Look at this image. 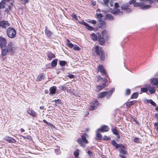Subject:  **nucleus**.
<instances>
[{"mask_svg": "<svg viewBox=\"0 0 158 158\" xmlns=\"http://www.w3.org/2000/svg\"><path fill=\"white\" fill-rule=\"evenodd\" d=\"M149 103L152 106H156V104L152 99H150Z\"/></svg>", "mask_w": 158, "mask_h": 158, "instance_id": "obj_45", "label": "nucleus"}, {"mask_svg": "<svg viewBox=\"0 0 158 158\" xmlns=\"http://www.w3.org/2000/svg\"><path fill=\"white\" fill-rule=\"evenodd\" d=\"M133 121H134L137 124H139V122L135 118H133Z\"/></svg>", "mask_w": 158, "mask_h": 158, "instance_id": "obj_59", "label": "nucleus"}, {"mask_svg": "<svg viewBox=\"0 0 158 158\" xmlns=\"http://www.w3.org/2000/svg\"><path fill=\"white\" fill-rule=\"evenodd\" d=\"M129 100L127 102L125 103V104L126 105L127 107L128 108H130V106L132 105V103L131 102H129Z\"/></svg>", "mask_w": 158, "mask_h": 158, "instance_id": "obj_43", "label": "nucleus"}, {"mask_svg": "<svg viewBox=\"0 0 158 158\" xmlns=\"http://www.w3.org/2000/svg\"><path fill=\"white\" fill-rule=\"evenodd\" d=\"M98 71H100L102 73V75H105L106 77L109 79L108 76L106 75V70L102 65L101 64L99 65L98 67Z\"/></svg>", "mask_w": 158, "mask_h": 158, "instance_id": "obj_7", "label": "nucleus"}, {"mask_svg": "<svg viewBox=\"0 0 158 158\" xmlns=\"http://www.w3.org/2000/svg\"><path fill=\"white\" fill-rule=\"evenodd\" d=\"M155 116L156 118L158 119V113H155Z\"/></svg>", "mask_w": 158, "mask_h": 158, "instance_id": "obj_63", "label": "nucleus"}, {"mask_svg": "<svg viewBox=\"0 0 158 158\" xmlns=\"http://www.w3.org/2000/svg\"><path fill=\"white\" fill-rule=\"evenodd\" d=\"M95 52L97 55L100 57L102 61H104L105 59L104 54L102 51V49L99 48L98 46H96L95 48Z\"/></svg>", "mask_w": 158, "mask_h": 158, "instance_id": "obj_5", "label": "nucleus"}, {"mask_svg": "<svg viewBox=\"0 0 158 158\" xmlns=\"http://www.w3.org/2000/svg\"><path fill=\"white\" fill-rule=\"evenodd\" d=\"M67 77L70 79H72L74 78V76L73 74H69L67 76Z\"/></svg>", "mask_w": 158, "mask_h": 158, "instance_id": "obj_58", "label": "nucleus"}, {"mask_svg": "<svg viewBox=\"0 0 158 158\" xmlns=\"http://www.w3.org/2000/svg\"><path fill=\"white\" fill-rule=\"evenodd\" d=\"M27 111V113L32 116L36 117L37 116V114L32 109L29 108L28 109Z\"/></svg>", "mask_w": 158, "mask_h": 158, "instance_id": "obj_11", "label": "nucleus"}, {"mask_svg": "<svg viewBox=\"0 0 158 158\" xmlns=\"http://www.w3.org/2000/svg\"><path fill=\"white\" fill-rule=\"evenodd\" d=\"M110 1V0H103L101 2L102 5H104L106 6H108V3Z\"/></svg>", "mask_w": 158, "mask_h": 158, "instance_id": "obj_27", "label": "nucleus"}, {"mask_svg": "<svg viewBox=\"0 0 158 158\" xmlns=\"http://www.w3.org/2000/svg\"><path fill=\"white\" fill-rule=\"evenodd\" d=\"M88 21H87V22L90 23H92L93 24H95L96 23V20H88Z\"/></svg>", "mask_w": 158, "mask_h": 158, "instance_id": "obj_42", "label": "nucleus"}, {"mask_svg": "<svg viewBox=\"0 0 158 158\" xmlns=\"http://www.w3.org/2000/svg\"><path fill=\"white\" fill-rule=\"evenodd\" d=\"M109 127L107 126L104 125L102 126L101 128H99L97 130V131H98L99 132H106L109 130Z\"/></svg>", "mask_w": 158, "mask_h": 158, "instance_id": "obj_13", "label": "nucleus"}, {"mask_svg": "<svg viewBox=\"0 0 158 158\" xmlns=\"http://www.w3.org/2000/svg\"><path fill=\"white\" fill-rule=\"evenodd\" d=\"M98 132L99 131H97L96 132L97 139L98 140H101L102 139V135L101 134L98 133Z\"/></svg>", "mask_w": 158, "mask_h": 158, "instance_id": "obj_28", "label": "nucleus"}, {"mask_svg": "<svg viewBox=\"0 0 158 158\" xmlns=\"http://www.w3.org/2000/svg\"><path fill=\"white\" fill-rule=\"evenodd\" d=\"M66 64V62L64 60H60L59 62V64L62 66H64Z\"/></svg>", "mask_w": 158, "mask_h": 158, "instance_id": "obj_38", "label": "nucleus"}, {"mask_svg": "<svg viewBox=\"0 0 158 158\" xmlns=\"http://www.w3.org/2000/svg\"><path fill=\"white\" fill-rule=\"evenodd\" d=\"M129 6H127V7H126V8L125 9H122L123 10H126V13H131L132 11V10L129 8H128Z\"/></svg>", "mask_w": 158, "mask_h": 158, "instance_id": "obj_36", "label": "nucleus"}, {"mask_svg": "<svg viewBox=\"0 0 158 158\" xmlns=\"http://www.w3.org/2000/svg\"><path fill=\"white\" fill-rule=\"evenodd\" d=\"M111 143L112 144L115 146L116 148H118V144L114 140H113L112 141Z\"/></svg>", "mask_w": 158, "mask_h": 158, "instance_id": "obj_34", "label": "nucleus"}, {"mask_svg": "<svg viewBox=\"0 0 158 158\" xmlns=\"http://www.w3.org/2000/svg\"><path fill=\"white\" fill-rule=\"evenodd\" d=\"M96 15H97V18L98 19H100L103 17L101 13H97Z\"/></svg>", "mask_w": 158, "mask_h": 158, "instance_id": "obj_47", "label": "nucleus"}, {"mask_svg": "<svg viewBox=\"0 0 158 158\" xmlns=\"http://www.w3.org/2000/svg\"><path fill=\"white\" fill-rule=\"evenodd\" d=\"M138 95H139V94H138V92L134 93L131 95V99L136 98L138 97Z\"/></svg>", "mask_w": 158, "mask_h": 158, "instance_id": "obj_29", "label": "nucleus"}, {"mask_svg": "<svg viewBox=\"0 0 158 158\" xmlns=\"http://www.w3.org/2000/svg\"><path fill=\"white\" fill-rule=\"evenodd\" d=\"M12 6V4L11 3L10 5H9L8 6L7 8H6L5 10V11L6 13H8L10 12V11L11 10V6Z\"/></svg>", "mask_w": 158, "mask_h": 158, "instance_id": "obj_31", "label": "nucleus"}, {"mask_svg": "<svg viewBox=\"0 0 158 158\" xmlns=\"http://www.w3.org/2000/svg\"><path fill=\"white\" fill-rule=\"evenodd\" d=\"M135 1V0H130L128 3L123 4L121 6V9H125L127 6H129L130 5L133 4Z\"/></svg>", "mask_w": 158, "mask_h": 158, "instance_id": "obj_10", "label": "nucleus"}, {"mask_svg": "<svg viewBox=\"0 0 158 158\" xmlns=\"http://www.w3.org/2000/svg\"><path fill=\"white\" fill-rule=\"evenodd\" d=\"M72 16L73 18L75 19L78 20V18H77V15L75 14H73L72 15Z\"/></svg>", "mask_w": 158, "mask_h": 158, "instance_id": "obj_52", "label": "nucleus"}, {"mask_svg": "<svg viewBox=\"0 0 158 158\" xmlns=\"http://www.w3.org/2000/svg\"><path fill=\"white\" fill-rule=\"evenodd\" d=\"M67 89V87L65 85H63L60 87V89L62 90H66Z\"/></svg>", "mask_w": 158, "mask_h": 158, "instance_id": "obj_56", "label": "nucleus"}, {"mask_svg": "<svg viewBox=\"0 0 158 158\" xmlns=\"http://www.w3.org/2000/svg\"><path fill=\"white\" fill-rule=\"evenodd\" d=\"M52 102H55V105H57L58 104H61V100L60 99H58L57 100H54L52 101Z\"/></svg>", "mask_w": 158, "mask_h": 158, "instance_id": "obj_30", "label": "nucleus"}, {"mask_svg": "<svg viewBox=\"0 0 158 158\" xmlns=\"http://www.w3.org/2000/svg\"><path fill=\"white\" fill-rule=\"evenodd\" d=\"M56 88L55 86H53L49 89L50 93L51 94H54L56 93Z\"/></svg>", "mask_w": 158, "mask_h": 158, "instance_id": "obj_23", "label": "nucleus"}, {"mask_svg": "<svg viewBox=\"0 0 158 158\" xmlns=\"http://www.w3.org/2000/svg\"><path fill=\"white\" fill-rule=\"evenodd\" d=\"M6 4V3L5 2L3 1V0H2L0 2V9H4L5 8V5Z\"/></svg>", "mask_w": 158, "mask_h": 158, "instance_id": "obj_26", "label": "nucleus"}, {"mask_svg": "<svg viewBox=\"0 0 158 158\" xmlns=\"http://www.w3.org/2000/svg\"><path fill=\"white\" fill-rule=\"evenodd\" d=\"M87 136V134L84 133L81 136V138H78L77 140V143L80 144L81 146L83 148H84L86 144L88 143V141L86 138Z\"/></svg>", "mask_w": 158, "mask_h": 158, "instance_id": "obj_3", "label": "nucleus"}, {"mask_svg": "<svg viewBox=\"0 0 158 158\" xmlns=\"http://www.w3.org/2000/svg\"><path fill=\"white\" fill-rule=\"evenodd\" d=\"M103 139L104 140H110V138L109 137H108L106 136H104L103 137Z\"/></svg>", "mask_w": 158, "mask_h": 158, "instance_id": "obj_55", "label": "nucleus"}, {"mask_svg": "<svg viewBox=\"0 0 158 158\" xmlns=\"http://www.w3.org/2000/svg\"><path fill=\"white\" fill-rule=\"evenodd\" d=\"M106 20H109L110 21H112L114 20L113 16L111 14H107L106 15L105 17Z\"/></svg>", "mask_w": 158, "mask_h": 158, "instance_id": "obj_21", "label": "nucleus"}, {"mask_svg": "<svg viewBox=\"0 0 158 158\" xmlns=\"http://www.w3.org/2000/svg\"><path fill=\"white\" fill-rule=\"evenodd\" d=\"M149 92L151 94H152L154 93L155 92V89L153 88L150 89L148 90Z\"/></svg>", "mask_w": 158, "mask_h": 158, "instance_id": "obj_44", "label": "nucleus"}, {"mask_svg": "<svg viewBox=\"0 0 158 158\" xmlns=\"http://www.w3.org/2000/svg\"><path fill=\"white\" fill-rule=\"evenodd\" d=\"M92 104L93 105H94L96 106H98V101L96 99L94 100L92 102Z\"/></svg>", "mask_w": 158, "mask_h": 158, "instance_id": "obj_33", "label": "nucleus"}, {"mask_svg": "<svg viewBox=\"0 0 158 158\" xmlns=\"http://www.w3.org/2000/svg\"><path fill=\"white\" fill-rule=\"evenodd\" d=\"M132 103V105H134L136 101L135 100H134L131 101H130Z\"/></svg>", "mask_w": 158, "mask_h": 158, "instance_id": "obj_62", "label": "nucleus"}, {"mask_svg": "<svg viewBox=\"0 0 158 158\" xmlns=\"http://www.w3.org/2000/svg\"><path fill=\"white\" fill-rule=\"evenodd\" d=\"M4 140L9 143H15L16 141L14 139L11 137L6 136L4 138Z\"/></svg>", "mask_w": 158, "mask_h": 158, "instance_id": "obj_17", "label": "nucleus"}, {"mask_svg": "<svg viewBox=\"0 0 158 158\" xmlns=\"http://www.w3.org/2000/svg\"><path fill=\"white\" fill-rule=\"evenodd\" d=\"M133 141L136 143H139L140 140L139 138L136 137H135L133 139Z\"/></svg>", "mask_w": 158, "mask_h": 158, "instance_id": "obj_40", "label": "nucleus"}, {"mask_svg": "<svg viewBox=\"0 0 158 158\" xmlns=\"http://www.w3.org/2000/svg\"><path fill=\"white\" fill-rule=\"evenodd\" d=\"M45 77L44 76V74L43 73L40 74L37 77L36 81H40L42 80H44Z\"/></svg>", "mask_w": 158, "mask_h": 158, "instance_id": "obj_19", "label": "nucleus"}, {"mask_svg": "<svg viewBox=\"0 0 158 158\" xmlns=\"http://www.w3.org/2000/svg\"><path fill=\"white\" fill-rule=\"evenodd\" d=\"M67 45L70 48H72L74 46V45L72 43H67Z\"/></svg>", "mask_w": 158, "mask_h": 158, "instance_id": "obj_57", "label": "nucleus"}, {"mask_svg": "<svg viewBox=\"0 0 158 158\" xmlns=\"http://www.w3.org/2000/svg\"><path fill=\"white\" fill-rule=\"evenodd\" d=\"M111 130L114 134L118 135V131L115 129L112 128Z\"/></svg>", "mask_w": 158, "mask_h": 158, "instance_id": "obj_49", "label": "nucleus"}, {"mask_svg": "<svg viewBox=\"0 0 158 158\" xmlns=\"http://www.w3.org/2000/svg\"><path fill=\"white\" fill-rule=\"evenodd\" d=\"M78 22L80 24L85 26V28L89 30L92 31L94 29L93 27L89 26V24L85 22L84 20H82L81 21H78Z\"/></svg>", "mask_w": 158, "mask_h": 158, "instance_id": "obj_8", "label": "nucleus"}, {"mask_svg": "<svg viewBox=\"0 0 158 158\" xmlns=\"http://www.w3.org/2000/svg\"><path fill=\"white\" fill-rule=\"evenodd\" d=\"M149 100L150 99L148 100L147 99H145L144 100V102L145 103H149Z\"/></svg>", "mask_w": 158, "mask_h": 158, "instance_id": "obj_60", "label": "nucleus"}, {"mask_svg": "<svg viewBox=\"0 0 158 158\" xmlns=\"http://www.w3.org/2000/svg\"><path fill=\"white\" fill-rule=\"evenodd\" d=\"M96 107L95 106L93 105H91L90 106L89 109L90 110H94L95 108H96Z\"/></svg>", "mask_w": 158, "mask_h": 158, "instance_id": "obj_53", "label": "nucleus"}, {"mask_svg": "<svg viewBox=\"0 0 158 158\" xmlns=\"http://www.w3.org/2000/svg\"><path fill=\"white\" fill-rule=\"evenodd\" d=\"M107 92L106 91L102 92L99 93L98 94V98H104L105 96L106 97Z\"/></svg>", "mask_w": 158, "mask_h": 158, "instance_id": "obj_22", "label": "nucleus"}, {"mask_svg": "<svg viewBox=\"0 0 158 158\" xmlns=\"http://www.w3.org/2000/svg\"><path fill=\"white\" fill-rule=\"evenodd\" d=\"M151 83L152 85H158V78H152L150 80Z\"/></svg>", "mask_w": 158, "mask_h": 158, "instance_id": "obj_18", "label": "nucleus"}, {"mask_svg": "<svg viewBox=\"0 0 158 158\" xmlns=\"http://www.w3.org/2000/svg\"><path fill=\"white\" fill-rule=\"evenodd\" d=\"M9 25V24L7 21H3L0 22V26L2 28H6Z\"/></svg>", "mask_w": 158, "mask_h": 158, "instance_id": "obj_14", "label": "nucleus"}, {"mask_svg": "<svg viewBox=\"0 0 158 158\" xmlns=\"http://www.w3.org/2000/svg\"><path fill=\"white\" fill-rule=\"evenodd\" d=\"M131 90L129 89H127L126 90L125 92V95H130L131 94Z\"/></svg>", "mask_w": 158, "mask_h": 158, "instance_id": "obj_46", "label": "nucleus"}, {"mask_svg": "<svg viewBox=\"0 0 158 158\" xmlns=\"http://www.w3.org/2000/svg\"><path fill=\"white\" fill-rule=\"evenodd\" d=\"M79 150L77 149L74 152V155L76 157H78L79 155Z\"/></svg>", "mask_w": 158, "mask_h": 158, "instance_id": "obj_37", "label": "nucleus"}, {"mask_svg": "<svg viewBox=\"0 0 158 158\" xmlns=\"http://www.w3.org/2000/svg\"><path fill=\"white\" fill-rule=\"evenodd\" d=\"M97 78L98 81L101 80L102 78V77L100 76H97Z\"/></svg>", "mask_w": 158, "mask_h": 158, "instance_id": "obj_61", "label": "nucleus"}, {"mask_svg": "<svg viewBox=\"0 0 158 158\" xmlns=\"http://www.w3.org/2000/svg\"><path fill=\"white\" fill-rule=\"evenodd\" d=\"M115 8L111 11L112 13L114 15H117L118 13V3L115 2L114 3Z\"/></svg>", "mask_w": 158, "mask_h": 158, "instance_id": "obj_9", "label": "nucleus"}, {"mask_svg": "<svg viewBox=\"0 0 158 158\" xmlns=\"http://www.w3.org/2000/svg\"><path fill=\"white\" fill-rule=\"evenodd\" d=\"M99 41V44L102 45H104L105 44V40L103 37H102L100 34L98 35V39Z\"/></svg>", "mask_w": 158, "mask_h": 158, "instance_id": "obj_12", "label": "nucleus"}, {"mask_svg": "<svg viewBox=\"0 0 158 158\" xmlns=\"http://www.w3.org/2000/svg\"><path fill=\"white\" fill-rule=\"evenodd\" d=\"M16 32L15 30L12 27L8 28L6 30V34L10 38L13 39L16 36Z\"/></svg>", "mask_w": 158, "mask_h": 158, "instance_id": "obj_4", "label": "nucleus"}, {"mask_svg": "<svg viewBox=\"0 0 158 158\" xmlns=\"http://www.w3.org/2000/svg\"><path fill=\"white\" fill-rule=\"evenodd\" d=\"M47 56L50 60L52 59V58H55V55L52 53L48 54Z\"/></svg>", "mask_w": 158, "mask_h": 158, "instance_id": "obj_32", "label": "nucleus"}, {"mask_svg": "<svg viewBox=\"0 0 158 158\" xmlns=\"http://www.w3.org/2000/svg\"><path fill=\"white\" fill-rule=\"evenodd\" d=\"M99 22L101 24L102 26H103L104 27H105V26H106V24H105V23L104 21L102 20H100L99 21Z\"/></svg>", "mask_w": 158, "mask_h": 158, "instance_id": "obj_41", "label": "nucleus"}, {"mask_svg": "<svg viewBox=\"0 0 158 158\" xmlns=\"http://www.w3.org/2000/svg\"><path fill=\"white\" fill-rule=\"evenodd\" d=\"M101 81L103 82V84H106L108 82V80L105 78H102Z\"/></svg>", "mask_w": 158, "mask_h": 158, "instance_id": "obj_51", "label": "nucleus"}, {"mask_svg": "<svg viewBox=\"0 0 158 158\" xmlns=\"http://www.w3.org/2000/svg\"><path fill=\"white\" fill-rule=\"evenodd\" d=\"M114 90L115 88H113L110 90L109 92L106 91L107 92L106 98L107 99H109L112 96V93L114 91Z\"/></svg>", "mask_w": 158, "mask_h": 158, "instance_id": "obj_15", "label": "nucleus"}, {"mask_svg": "<svg viewBox=\"0 0 158 158\" xmlns=\"http://www.w3.org/2000/svg\"><path fill=\"white\" fill-rule=\"evenodd\" d=\"M45 32L46 35L48 37H50L52 34V32L50 30H48L47 26H45Z\"/></svg>", "mask_w": 158, "mask_h": 158, "instance_id": "obj_20", "label": "nucleus"}, {"mask_svg": "<svg viewBox=\"0 0 158 158\" xmlns=\"http://www.w3.org/2000/svg\"><path fill=\"white\" fill-rule=\"evenodd\" d=\"M87 153L89 155H90L92 154L91 152L89 150L88 151Z\"/></svg>", "mask_w": 158, "mask_h": 158, "instance_id": "obj_64", "label": "nucleus"}, {"mask_svg": "<svg viewBox=\"0 0 158 158\" xmlns=\"http://www.w3.org/2000/svg\"><path fill=\"white\" fill-rule=\"evenodd\" d=\"M58 60L57 59L53 60L51 63V66L52 68L55 67L57 64Z\"/></svg>", "mask_w": 158, "mask_h": 158, "instance_id": "obj_24", "label": "nucleus"}, {"mask_svg": "<svg viewBox=\"0 0 158 158\" xmlns=\"http://www.w3.org/2000/svg\"><path fill=\"white\" fill-rule=\"evenodd\" d=\"M6 43L7 41L5 38L0 37V47L2 56L6 55L8 53L12 55L15 49V47L12 42L9 43L7 46L6 45Z\"/></svg>", "mask_w": 158, "mask_h": 158, "instance_id": "obj_1", "label": "nucleus"}, {"mask_svg": "<svg viewBox=\"0 0 158 158\" xmlns=\"http://www.w3.org/2000/svg\"><path fill=\"white\" fill-rule=\"evenodd\" d=\"M141 91L143 92L146 93L148 91V88L145 87H143L141 88Z\"/></svg>", "mask_w": 158, "mask_h": 158, "instance_id": "obj_39", "label": "nucleus"}, {"mask_svg": "<svg viewBox=\"0 0 158 158\" xmlns=\"http://www.w3.org/2000/svg\"><path fill=\"white\" fill-rule=\"evenodd\" d=\"M73 49L75 50L79 51L80 50V48L77 45H75L73 47Z\"/></svg>", "mask_w": 158, "mask_h": 158, "instance_id": "obj_48", "label": "nucleus"}, {"mask_svg": "<svg viewBox=\"0 0 158 158\" xmlns=\"http://www.w3.org/2000/svg\"><path fill=\"white\" fill-rule=\"evenodd\" d=\"M126 149H119V156L121 158H127L128 153Z\"/></svg>", "mask_w": 158, "mask_h": 158, "instance_id": "obj_6", "label": "nucleus"}, {"mask_svg": "<svg viewBox=\"0 0 158 158\" xmlns=\"http://www.w3.org/2000/svg\"><path fill=\"white\" fill-rule=\"evenodd\" d=\"M90 37L91 39L94 41L98 39V37L94 33H92L90 35Z\"/></svg>", "mask_w": 158, "mask_h": 158, "instance_id": "obj_25", "label": "nucleus"}, {"mask_svg": "<svg viewBox=\"0 0 158 158\" xmlns=\"http://www.w3.org/2000/svg\"><path fill=\"white\" fill-rule=\"evenodd\" d=\"M148 0H139L140 2H136L135 0V2L133 3L134 7H139L141 10H145L148 9L151 7L150 5H146Z\"/></svg>", "mask_w": 158, "mask_h": 158, "instance_id": "obj_2", "label": "nucleus"}, {"mask_svg": "<svg viewBox=\"0 0 158 158\" xmlns=\"http://www.w3.org/2000/svg\"><path fill=\"white\" fill-rule=\"evenodd\" d=\"M127 146L126 145L119 144V149H127Z\"/></svg>", "mask_w": 158, "mask_h": 158, "instance_id": "obj_35", "label": "nucleus"}, {"mask_svg": "<svg viewBox=\"0 0 158 158\" xmlns=\"http://www.w3.org/2000/svg\"><path fill=\"white\" fill-rule=\"evenodd\" d=\"M106 86V84H102L101 85H97L96 87V91L98 92L100 91Z\"/></svg>", "mask_w": 158, "mask_h": 158, "instance_id": "obj_16", "label": "nucleus"}, {"mask_svg": "<svg viewBox=\"0 0 158 158\" xmlns=\"http://www.w3.org/2000/svg\"><path fill=\"white\" fill-rule=\"evenodd\" d=\"M154 126L155 127H156V131L158 132V123L157 122H155L154 123Z\"/></svg>", "mask_w": 158, "mask_h": 158, "instance_id": "obj_54", "label": "nucleus"}, {"mask_svg": "<svg viewBox=\"0 0 158 158\" xmlns=\"http://www.w3.org/2000/svg\"><path fill=\"white\" fill-rule=\"evenodd\" d=\"M23 138L24 139H27L29 140H31L32 139V138L31 137V136L28 135L27 136H23Z\"/></svg>", "mask_w": 158, "mask_h": 158, "instance_id": "obj_50", "label": "nucleus"}]
</instances>
